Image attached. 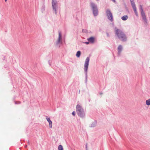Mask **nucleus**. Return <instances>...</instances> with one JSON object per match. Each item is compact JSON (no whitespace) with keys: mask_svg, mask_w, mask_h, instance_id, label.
I'll return each instance as SVG.
<instances>
[{"mask_svg":"<svg viewBox=\"0 0 150 150\" xmlns=\"http://www.w3.org/2000/svg\"><path fill=\"white\" fill-rule=\"evenodd\" d=\"M115 34L121 40L124 41L126 40V37L124 33L120 30L117 29L115 30Z\"/></svg>","mask_w":150,"mask_h":150,"instance_id":"f257e3e1","label":"nucleus"},{"mask_svg":"<svg viewBox=\"0 0 150 150\" xmlns=\"http://www.w3.org/2000/svg\"><path fill=\"white\" fill-rule=\"evenodd\" d=\"M76 111L79 116L81 117H83L85 115V112L81 105L79 104L76 105Z\"/></svg>","mask_w":150,"mask_h":150,"instance_id":"f03ea898","label":"nucleus"},{"mask_svg":"<svg viewBox=\"0 0 150 150\" xmlns=\"http://www.w3.org/2000/svg\"><path fill=\"white\" fill-rule=\"evenodd\" d=\"M57 2L56 0H52V6L56 14H57Z\"/></svg>","mask_w":150,"mask_h":150,"instance_id":"7ed1b4c3","label":"nucleus"},{"mask_svg":"<svg viewBox=\"0 0 150 150\" xmlns=\"http://www.w3.org/2000/svg\"><path fill=\"white\" fill-rule=\"evenodd\" d=\"M90 59L89 57H87L86 59L85 64H84V70L85 71L86 73L87 71V69L89 64V61Z\"/></svg>","mask_w":150,"mask_h":150,"instance_id":"20e7f679","label":"nucleus"},{"mask_svg":"<svg viewBox=\"0 0 150 150\" xmlns=\"http://www.w3.org/2000/svg\"><path fill=\"white\" fill-rule=\"evenodd\" d=\"M91 6L93 9V13L94 16H97L98 15V9L96 6L93 3L91 4Z\"/></svg>","mask_w":150,"mask_h":150,"instance_id":"39448f33","label":"nucleus"},{"mask_svg":"<svg viewBox=\"0 0 150 150\" xmlns=\"http://www.w3.org/2000/svg\"><path fill=\"white\" fill-rule=\"evenodd\" d=\"M106 13L108 19L111 21H113V18L112 15L109 9H107Z\"/></svg>","mask_w":150,"mask_h":150,"instance_id":"423d86ee","label":"nucleus"},{"mask_svg":"<svg viewBox=\"0 0 150 150\" xmlns=\"http://www.w3.org/2000/svg\"><path fill=\"white\" fill-rule=\"evenodd\" d=\"M131 3L132 5V6L133 10L134 11V12L137 16H138V13L136 10V7L135 4L134 3L132 2V1H131Z\"/></svg>","mask_w":150,"mask_h":150,"instance_id":"0eeeda50","label":"nucleus"},{"mask_svg":"<svg viewBox=\"0 0 150 150\" xmlns=\"http://www.w3.org/2000/svg\"><path fill=\"white\" fill-rule=\"evenodd\" d=\"M62 42V35L60 32H59V37L57 42V44H58Z\"/></svg>","mask_w":150,"mask_h":150,"instance_id":"6e6552de","label":"nucleus"},{"mask_svg":"<svg viewBox=\"0 0 150 150\" xmlns=\"http://www.w3.org/2000/svg\"><path fill=\"white\" fill-rule=\"evenodd\" d=\"M46 119L47 120L48 122L49 123V127L50 128H51L52 127V122L50 118L49 117H46Z\"/></svg>","mask_w":150,"mask_h":150,"instance_id":"1a4fd4ad","label":"nucleus"},{"mask_svg":"<svg viewBox=\"0 0 150 150\" xmlns=\"http://www.w3.org/2000/svg\"><path fill=\"white\" fill-rule=\"evenodd\" d=\"M141 13L142 19L144 22H146V19L144 13V12H142V13Z\"/></svg>","mask_w":150,"mask_h":150,"instance_id":"9d476101","label":"nucleus"},{"mask_svg":"<svg viewBox=\"0 0 150 150\" xmlns=\"http://www.w3.org/2000/svg\"><path fill=\"white\" fill-rule=\"evenodd\" d=\"M88 40L89 42L93 43L94 41V38L93 37H91L88 39Z\"/></svg>","mask_w":150,"mask_h":150,"instance_id":"9b49d317","label":"nucleus"},{"mask_svg":"<svg viewBox=\"0 0 150 150\" xmlns=\"http://www.w3.org/2000/svg\"><path fill=\"white\" fill-rule=\"evenodd\" d=\"M121 18L123 20L125 21L128 18V16L127 15L124 16H123Z\"/></svg>","mask_w":150,"mask_h":150,"instance_id":"f8f14e48","label":"nucleus"},{"mask_svg":"<svg viewBox=\"0 0 150 150\" xmlns=\"http://www.w3.org/2000/svg\"><path fill=\"white\" fill-rule=\"evenodd\" d=\"M122 46L121 45H119L118 48V51L119 53H120L121 52L122 50Z\"/></svg>","mask_w":150,"mask_h":150,"instance_id":"ddd939ff","label":"nucleus"},{"mask_svg":"<svg viewBox=\"0 0 150 150\" xmlns=\"http://www.w3.org/2000/svg\"><path fill=\"white\" fill-rule=\"evenodd\" d=\"M81 52L79 51H78L76 54V56L77 57H80L81 55Z\"/></svg>","mask_w":150,"mask_h":150,"instance_id":"4468645a","label":"nucleus"},{"mask_svg":"<svg viewBox=\"0 0 150 150\" xmlns=\"http://www.w3.org/2000/svg\"><path fill=\"white\" fill-rule=\"evenodd\" d=\"M146 104L148 106L150 105V99L146 100Z\"/></svg>","mask_w":150,"mask_h":150,"instance_id":"2eb2a0df","label":"nucleus"},{"mask_svg":"<svg viewBox=\"0 0 150 150\" xmlns=\"http://www.w3.org/2000/svg\"><path fill=\"white\" fill-rule=\"evenodd\" d=\"M58 150H63V148L62 146L61 145H60L58 146Z\"/></svg>","mask_w":150,"mask_h":150,"instance_id":"dca6fc26","label":"nucleus"},{"mask_svg":"<svg viewBox=\"0 0 150 150\" xmlns=\"http://www.w3.org/2000/svg\"><path fill=\"white\" fill-rule=\"evenodd\" d=\"M140 10H141V13H142V12H144V11H143V9L141 5H140Z\"/></svg>","mask_w":150,"mask_h":150,"instance_id":"f3484780","label":"nucleus"},{"mask_svg":"<svg viewBox=\"0 0 150 150\" xmlns=\"http://www.w3.org/2000/svg\"><path fill=\"white\" fill-rule=\"evenodd\" d=\"M75 111H73L72 112V115H74V116H75Z\"/></svg>","mask_w":150,"mask_h":150,"instance_id":"a211bd4d","label":"nucleus"},{"mask_svg":"<svg viewBox=\"0 0 150 150\" xmlns=\"http://www.w3.org/2000/svg\"><path fill=\"white\" fill-rule=\"evenodd\" d=\"M85 43L86 44L88 45V44H89V42H85Z\"/></svg>","mask_w":150,"mask_h":150,"instance_id":"6ab92c4d","label":"nucleus"},{"mask_svg":"<svg viewBox=\"0 0 150 150\" xmlns=\"http://www.w3.org/2000/svg\"><path fill=\"white\" fill-rule=\"evenodd\" d=\"M5 2H6L7 1V0H5Z\"/></svg>","mask_w":150,"mask_h":150,"instance_id":"aec40b11","label":"nucleus"},{"mask_svg":"<svg viewBox=\"0 0 150 150\" xmlns=\"http://www.w3.org/2000/svg\"><path fill=\"white\" fill-rule=\"evenodd\" d=\"M27 147V145L25 146V147L26 148V147Z\"/></svg>","mask_w":150,"mask_h":150,"instance_id":"412c9836","label":"nucleus"},{"mask_svg":"<svg viewBox=\"0 0 150 150\" xmlns=\"http://www.w3.org/2000/svg\"><path fill=\"white\" fill-rule=\"evenodd\" d=\"M80 90L79 91V93H80Z\"/></svg>","mask_w":150,"mask_h":150,"instance_id":"4be33fe9","label":"nucleus"}]
</instances>
